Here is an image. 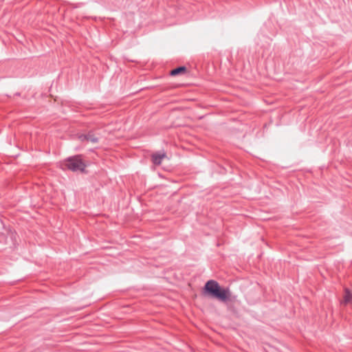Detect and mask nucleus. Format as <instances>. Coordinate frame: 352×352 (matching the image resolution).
Segmentation results:
<instances>
[{"instance_id":"f257e3e1","label":"nucleus","mask_w":352,"mask_h":352,"mask_svg":"<svg viewBox=\"0 0 352 352\" xmlns=\"http://www.w3.org/2000/svg\"><path fill=\"white\" fill-rule=\"evenodd\" d=\"M206 292L221 301H226L230 296L228 289L221 288L217 282L208 280L204 287Z\"/></svg>"},{"instance_id":"f03ea898","label":"nucleus","mask_w":352,"mask_h":352,"mask_svg":"<svg viewBox=\"0 0 352 352\" xmlns=\"http://www.w3.org/2000/svg\"><path fill=\"white\" fill-rule=\"evenodd\" d=\"M65 166L73 171L83 172L86 165L81 155H75L67 159L64 162Z\"/></svg>"},{"instance_id":"7ed1b4c3","label":"nucleus","mask_w":352,"mask_h":352,"mask_svg":"<svg viewBox=\"0 0 352 352\" xmlns=\"http://www.w3.org/2000/svg\"><path fill=\"white\" fill-rule=\"evenodd\" d=\"M78 138L81 142H88L92 144H96L98 142V138L96 137L93 133H89L87 135H80Z\"/></svg>"},{"instance_id":"20e7f679","label":"nucleus","mask_w":352,"mask_h":352,"mask_svg":"<svg viewBox=\"0 0 352 352\" xmlns=\"http://www.w3.org/2000/svg\"><path fill=\"white\" fill-rule=\"evenodd\" d=\"M167 156L164 152H157L151 155V161L155 165H160L162 161L166 158Z\"/></svg>"},{"instance_id":"39448f33","label":"nucleus","mask_w":352,"mask_h":352,"mask_svg":"<svg viewBox=\"0 0 352 352\" xmlns=\"http://www.w3.org/2000/svg\"><path fill=\"white\" fill-rule=\"evenodd\" d=\"M352 302V292H351L348 289H345V294L344 296V300L342 303L348 304Z\"/></svg>"},{"instance_id":"423d86ee","label":"nucleus","mask_w":352,"mask_h":352,"mask_svg":"<svg viewBox=\"0 0 352 352\" xmlns=\"http://www.w3.org/2000/svg\"><path fill=\"white\" fill-rule=\"evenodd\" d=\"M186 70V68L185 67H177L176 69H173L170 72V75L171 76H176V75H178V74H179L181 73L185 72Z\"/></svg>"}]
</instances>
